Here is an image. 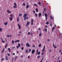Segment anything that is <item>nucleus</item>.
<instances>
[{"label": "nucleus", "instance_id": "1a4fd4ad", "mask_svg": "<svg viewBox=\"0 0 62 62\" xmlns=\"http://www.w3.org/2000/svg\"><path fill=\"white\" fill-rule=\"evenodd\" d=\"M7 12H8L9 13H11V11H10L9 12V10H7Z\"/></svg>", "mask_w": 62, "mask_h": 62}, {"label": "nucleus", "instance_id": "c03bdc74", "mask_svg": "<svg viewBox=\"0 0 62 62\" xmlns=\"http://www.w3.org/2000/svg\"><path fill=\"white\" fill-rule=\"evenodd\" d=\"M17 22L19 21V18L18 17L17 18Z\"/></svg>", "mask_w": 62, "mask_h": 62}, {"label": "nucleus", "instance_id": "2f4dec72", "mask_svg": "<svg viewBox=\"0 0 62 62\" xmlns=\"http://www.w3.org/2000/svg\"><path fill=\"white\" fill-rule=\"evenodd\" d=\"M18 46L19 47H20V46H21V45H20V43L18 44Z\"/></svg>", "mask_w": 62, "mask_h": 62}, {"label": "nucleus", "instance_id": "58836bf2", "mask_svg": "<svg viewBox=\"0 0 62 62\" xmlns=\"http://www.w3.org/2000/svg\"><path fill=\"white\" fill-rule=\"evenodd\" d=\"M45 30L46 33H47V29H46Z\"/></svg>", "mask_w": 62, "mask_h": 62}, {"label": "nucleus", "instance_id": "9b49d317", "mask_svg": "<svg viewBox=\"0 0 62 62\" xmlns=\"http://www.w3.org/2000/svg\"><path fill=\"white\" fill-rule=\"evenodd\" d=\"M20 41V40H16L15 41V42H19Z\"/></svg>", "mask_w": 62, "mask_h": 62}, {"label": "nucleus", "instance_id": "a19ab883", "mask_svg": "<svg viewBox=\"0 0 62 62\" xmlns=\"http://www.w3.org/2000/svg\"><path fill=\"white\" fill-rule=\"evenodd\" d=\"M46 24H49V22H47Z\"/></svg>", "mask_w": 62, "mask_h": 62}, {"label": "nucleus", "instance_id": "423d86ee", "mask_svg": "<svg viewBox=\"0 0 62 62\" xmlns=\"http://www.w3.org/2000/svg\"><path fill=\"white\" fill-rule=\"evenodd\" d=\"M35 50L33 49L31 51V54H32L34 53H35Z\"/></svg>", "mask_w": 62, "mask_h": 62}, {"label": "nucleus", "instance_id": "e433bc0d", "mask_svg": "<svg viewBox=\"0 0 62 62\" xmlns=\"http://www.w3.org/2000/svg\"><path fill=\"white\" fill-rule=\"evenodd\" d=\"M1 60H2V61H4V58H2V59H1Z\"/></svg>", "mask_w": 62, "mask_h": 62}, {"label": "nucleus", "instance_id": "bf43d9fd", "mask_svg": "<svg viewBox=\"0 0 62 62\" xmlns=\"http://www.w3.org/2000/svg\"><path fill=\"white\" fill-rule=\"evenodd\" d=\"M50 26H52V23H51L50 24Z\"/></svg>", "mask_w": 62, "mask_h": 62}, {"label": "nucleus", "instance_id": "13d9d810", "mask_svg": "<svg viewBox=\"0 0 62 62\" xmlns=\"http://www.w3.org/2000/svg\"><path fill=\"white\" fill-rule=\"evenodd\" d=\"M44 58H42V60H41V61H42V60H43V59Z\"/></svg>", "mask_w": 62, "mask_h": 62}, {"label": "nucleus", "instance_id": "7c9ffc66", "mask_svg": "<svg viewBox=\"0 0 62 62\" xmlns=\"http://www.w3.org/2000/svg\"><path fill=\"white\" fill-rule=\"evenodd\" d=\"M38 53V55H39V54H40V52H39Z\"/></svg>", "mask_w": 62, "mask_h": 62}, {"label": "nucleus", "instance_id": "bb28decb", "mask_svg": "<svg viewBox=\"0 0 62 62\" xmlns=\"http://www.w3.org/2000/svg\"><path fill=\"white\" fill-rule=\"evenodd\" d=\"M35 15L36 16V17H38V15L36 13H35Z\"/></svg>", "mask_w": 62, "mask_h": 62}, {"label": "nucleus", "instance_id": "39448f33", "mask_svg": "<svg viewBox=\"0 0 62 62\" xmlns=\"http://www.w3.org/2000/svg\"><path fill=\"white\" fill-rule=\"evenodd\" d=\"M30 23V22H28L26 24V26H28L29 25V24Z\"/></svg>", "mask_w": 62, "mask_h": 62}, {"label": "nucleus", "instance_id": "4be33fe9", "mask_svg": "<svg viewBox=\"0 0 62 62\" xmlns=\"http://www.w3.org/2000/svg\"><path fill=\"white\" fill-rule=\"evenodd\" d=\"M29 5H27L26 6V8H27H27H29Z\"/></svg>", "mask_w": 62, "mask_h": 62}, {"label": "nucleus", "instance_id": "f3484780", "mask_svg": "<svg viewBox=\"0 0 62 62\" xmlns=\"http://www.w3.org/2000/svg\"><path fill=\"white\" fill-rule=\"evenodd\" d=\"M25 52L27 54H28V50H26L25 51Z\"/></svg>", "mask_w": 62, "mask_h": 62}, {"label": "nucleus", "instance_id": "603ef678", "mask_svg": "<svg viewBox=\"0 0 62 62\" xmlns=\"http://www.w3.org/2000/svg\"><path fill=\"white\" fill-rule=\"evenodd\" d=\"M23 5H25V3H23Z\"/></svg>", "mask_w": 62, "mask_h": 62}, {"label": "nucleus", "instance_id": "c85d7f7f", "mask_svg": "<svg viewBox=\"0 0 62 62\" xmlns=\"http://www.w3.org/2000/svg\"><path fill=\"white\" fill-rule=\"evenodd\" d=\"M14 40H13L12 41V43H13V44H14Z\"/></svg>", "mask_w": 62, "mask_h": 62}, {"label": "nucleus", "instance_id": "dca6fc26", "mask_svg": "<svg viewBox=\"0 0 62 62\" xmlns=\"http://www.w3.org/2000/svg\"><path fill=\"white\" fill-rule=\"evenodd\" d=\"M9 19L11 21H12V20L13 19V18L11 17V18L10 17H9Z\"/></svg>", "mask_w": 62, "mask_h": 62}, {"label": "nucleus", "instance_id": "8fccbe9b", "mask_svg": "<svg viewBox=\"0 0 62 62\" xmlns=\"http://www.w3.org/2000/svg\"><path fill=\"white\" fill-rule=\"evenodd\" d=\"M38 4H39V5H40L41 4V3H40V2H39L38 3Z\"/></svg>", "mask_w": 62, "mask_h": 62}, {"label": "nucleus", "instance_id": "3c124183", "mask_svg": "<svg viewBox=\"0 0 62 62\" xmlns=\"http://www.w3.org/2000/svg\"><path fill=\"white\" fill-rule=\"evenodd\" d=\"M16 47L18 48V49H19V46H16Z\"/></svg>", "mask_w": 62, "mask_h": 62}, {"label": "nucleus", "instance_id": "a878e982", "mask_svg": "<svg viewBox=\"0 0 62 62\" xmlns=\"http://www.w3.org/2000/svg\"><path fill=\"white\" fill-rule=\"evenodd\" d=\"M2 29L1 28H0V32H2Z\"/></svg>", "mask_w": 62, "mask_h": 62}, {"label": "nucleus", "instance_id": "a211bd4d", "mask_svg": "<svg viewBox=\"0 0 62 62\" xmlns=\"http://www.w3.org/2000/svg\"><path fill=\"white\" fill-rule=\"evenodd\" d=\"M35 10H36V12H38V9L37 8H36L35 9Z\"/></svg>", "mask_w": 62, "mask_h": 62}, {"label": "nucleus", "instance_id": "7ed1b4c3", "mask_svg": "<svg viewBox=\"0 0 62 62\" xmlns=\"http://www.w3.org/2000/svg\"><path fill=\"white\" fill-rule=\"evenodd\" d=\"M14 6H13L14 8H17V5L16 4V3H14Z\"/></svg>", "mask_w": 62, "mask_h": 62}, {"label": "nucleus", "instance_id": "37998d69", "mask_svg": "<svg viewBox=\"0 0 62 62\" xmlns=\"http://www.w3.org/2000/svg\"><path fill=\"white\" fill-rule=\"evenodd\" d=\"M23 47H21V50H23Z\"/></svg>", "mask_w": 62, "mask_h": 62}, {"label": "nucleus", "instance_id": "774afa93", "mask_svg": "<svg viewBox=\"0 0 62 62\" xmlns=\"http://www.w3.org/2000/svg\"><path fill=\"white\" fill-rule=\"evenodd\" d=\"M13 58L12 59V61H13Z\"/></svg>", "mask_w": 62, "mask_h": 62}, {"label": "nucleus", "instance_id": "338daca9", "mask_svg": "<svg viewBox=\"0 0 62 62\" xmlns=\"http://www.w3.org/2000/svg\"><path fill=\"white\" fill-rule=\"evenodd\" d=\"M61 50H59V52L60 53V52H61Z\"/></svg>", "mask_w": 62, "mask_h": 62}, {"label": "nucleus", "instance_id": "4d7b16f0", "mask_svg": "<svg viewBox=\"0 0 62 62\" xmlns=\"http://www.w3.org/2000/svg\"><path fill=\"white\" fill-rule=\"evenodd\" d=\"M33 12L34 13H35V11L33 10Z\"/></svg>", "mask_w": 62, "mask_h": 62}, {"label": "nucleus", "instance_id": "aec40b11", "mask_svg": "<svg viewBox=\"0 0 62 62\" xmlns=\"http://www.w3.org/2000/svg\"><path fill=\"white\" fill-rule=\"evenodd\" d=\"M40 57H41V56H40L39 55L37 57V58H40Z\"/></svg>", "mask_w": 62, "mask_h": 62}, {"label": "nucleus", "instance_id": "2eb2a0df", "mask_svg": "<svg viewBox=\"0 0 62 62\" xmlns=\"http://www.w3.org/2000/svg\"><path fill=\"white\" fill-rule=\"evenodd\" d=\"M4 51H5V49L4 48L1 52V53H3L4 52Z\"/></svg>", "mask_w": 62, "mask_h": 62}, {"label": "nucleus", "instance_id": "20e7f679", "mask_svg": "<svg viewBox=\"0 0 62 62\" xmlns=\"http://www.w3.org/2000/svg\"><path fill=\"white\" fill-rule=\"evenodd\" d=\"M26 46L27 47H30V46L29 45V44L28 43H27L26 44Z\"/></svg>", "mask_w": 62, "mask_h": 62}, {"label": "nucleus", "instance_id": "680f3d73", "mask_svg": "<svg viewBox=\"0 0 62 62\" xmlns=\"http://www.w3.org/2000/svg\"><path fill=\"white\" fill-rule=\"evenodd\" d=\"M23 55H21V56H20V57H23Z\"/></svg>", "mask_w": 62, "mask_h": 62}, {"label": "nucleus", "instance_id": "49530a36", "mask_svg": "<svg viewBox=\"0 0 62 62\" xmlns=\"http://www.w3.org/2000/svg\"><path fill=\"white\" fill-rule=\"evenodd\" d=\"M60 57H58V58H57L58 60L60 58Z\"/></svg>", "mask_w": 62, "mask_h": 62}, {"label": "nucleus", "instance_id": "864d4df0", "mask_svg": "<svg viewBox=\"0 0 62 62\" xmlns=\"http://www.w3.org/2000/svg\"><path fill=\"white\" fill-rule=\"evenodd\" d=\"M28 58H30V55H29L28 56Z\"/></svg>", "mask_w": 62, "mask_h": 62}, {"label": "nucleus", "instance_id": "5fc2aeb1", "mask_svg": "<svg viewBox=\"0 0 62 62\" xmlns=\"http://www.w3.org/2000/svg\"><path fill=\"white\" fill-rule=\"evenodd\" d=\"M28 35H30V32H28Z\"/></svg>", "mask_w": 62, "mask_h": 62}, {"label": "nucleus", "instance_id": "f03ea898", "mask_svg": "<svg viewBox=\"0 0 62 62\" xmlns=\"http://www.w3.org/2000/svg\"><path fill=\"white\" fill-rule=\"evenodd\" d=\"M45 46H44L43 48L42 49V52L41 53V54L42 55H43L44 54V52H43V51H44V50H45Z\"/></svg>", "mask_w": 62, "mask_h": 62}, {"label": "nucleus", "instance_id": "473e14b6", "mask_svg": "<svg viewBox=\"0 0 62 62\" xmlns=\"http://www.w3.org/2000/svg\"><path fill=\"white\" fill-rule=\"evenodd\" d=\"M50 18H51V19H54V18L52 17V16H50Z\"/></svg>", "mask_w": 62, "mask_h": 62}, {"label": "nucleus", "instance_id": "de8ad7c7", "mask_svg": "<svg viewBox=\"0 0 62 62\" xmlns=\"http://www.w3.org/2000/svg\"><path fill=\"white\" fill-rule=\"evenodd\" d=\"M17 57H18V56H16V57H15V59H16V58H17Z\"/></svg>", "mask_w": 62, "mask_h": 62}, {"label": "nucleus", "instance_id": "ddd939ff", "mask_svg": "<svg viewBox=\"0 0 62 62\" xmlns=\"http://www.w3.org/2000/svg\"><path fill=\"white\" fill-rule=\"evenodd\" d=\"M53 45L54 46V47L55 48H56L57 47L56 46H55L54 45V43H53Z\"/></svg>", "mask_w": 62, "mask_h": 62}, {"label": "nucleus", "instance_id": "412c9836", "mask_svg": "<svg viewBox=\"0 0 62 62\" xmlns=\"http://www.w3.org/2000/svg\"><path fill=\"white\" fill-rule=\"evenodd\" d=\"M7 46H8V44H6V45L5 47V49H6V48H7Z\"/></svg>", "mask_w": 62, "mask_h": 62}, {"label": "nucleus", "instance_id": "69168bd1", "mask_svg": "<svg viewBox=\"0 0 62 62\" xmlns=\"http://www.w3.org/2000/svg\"><path fill=\"white\" fill-rule=\"evenodd\" d=\"M8 56H9V55H10V54H8Z\"/></svg>", "mask_w": 62, "mask_h": 62}, {"label": "nucleus", "instance_id": "f257e3e1", "mask_svg": "<svg viewBox=\"0 0 62 62\" xmlns=\"http://www.w3.org/2000/svg\"><path fill=\"white\" fill-rule=\"evenodd\" d=\"M27 16V14H25L23 15V17L24 18V21H25L27 19H29V18H28V16L26 17Z\"/></svg>", "mask_w": 62, "mask_h": 62}, {"label": "nucleus", "instance_id": "c756f323", "mask_svg": "<svg viewBox=\"0 0 62 62\" xmlns=\"http://www.w3.org/2000/svg\"><path fill=\"white\" fill-rule=\"evenodd\" d=\"M54 27H53L52 29V31H54Z\"/></svg>", "mask_w": 62, "mask_h": 62}, {"label": "nucleus", "instance_id": "393cba45", "mask_svg": "<svg viewBox=\"0 0 62 62\" xmlns=\"http://www.w3.org/2000/svg\"><path fill=\"white\" fill-rule=\"evenodd\" d=\"M41 46V44H40L39 45V47H40Z\"/></svg>", "mask_w": 62, "mask_h": 62}, {"label": "nucleus", "instance_id": "f8f14e48", "mask_svg": "<svg viewBox=\"0 0 62 62\" xmlns=\"http://www.w3.org/2000/svg\"><path fill=\"white\" fill-rule=\"evenodd\" d=\"M18 28L19 29H21V26H20V25H19V24H18Z\"/></svg>", "mask_w": 62, "mask_h": 62}, {"label": "nucleus", "instance_id": "f704fd0d", "mask_svg": "<svg viewBox=\"0 0 62 62\" xmlns=\"http://www.w3.org/2000/svg\"><path fill=\"white\" fill-rule=\"evenodd\" d=\"M39 51L38 50V49H37V53L38 54Z\"/></svg>", "mask_w": 62, "mask_h": 62}, {"label": "nucleus", "instance_id": "a18cd8bd", "mask_svg": "<svg viewBox=\"0 0 62 62\" xmlns=\"http://www.w3.org/2000/svg\"><path fill=\"white\" fill-rule=\"evenodd\" d=\"M7 37H8V38L9 37V35H7Z\"/></svg>", "mask_w": 62, "mask_h": 62}, {"label": "nucleus", "instance_id": "6e6d98bb", "mask_svg": "<svg viewBox=\"0 0 62 62\" xmlns=\"http://www.w3.org/2000/svg\"><path fill=\"white\" fill-rule=\"evenodd\" d=\"M15 53H14L13 54V55H15Z\"/></svg>", "mask_w": 62, "mask_h": 62}, {"label": "nucleus", "instance_id": "0e129e2a", "mask_svg": "<svg viewBox=\"0 0 62 62\" xmlns=\"http://www.w3.org/2000/svg\"><path fill=\"white\" fill-rule=\"evenodd\" d=\"M33 47H35V45H33Z\"/></svg>", "mask_w": 62, "mask_h": 62}, {"label": "nucleus", "instance_id": "ea45409f", "mask_svg": "<svg viewBox=\"0 0 62 62\" xmlns=\"http://www.w3.org/2000/svg\"><path fill=\"white\" fill-rule=\"evenodd\" d=\"M12 49H15V46H14L13 47H12Z\"/></svg>", "mask_w": 62, "mask_h": 62}, {"label": "nucleus", "instance_id": "b1692460", "mask_svg": "<svg viewBox=\"0 0 62 62\" xmlns=\"http://www.w3.org/2000/svg\"><path fill=\"white\" fill-rule=\"evenodd\" d=\"M29 52H31V49L30 48L29 49Z\"/></svg>", "mask_w": 62, "mask_h": 62}, {"label": "nucleus", "instance_id": "5701e85b", "mask_svg": "<svg viewBox=\"0 0 62 62\" xmlns=\"http://www.w3.org/2000/svg\"><path fill=\"white\" fill-rule=\"evenodd\" d=\"M6 60H8V56H6Z\"/></svg>", "mask_w": 62, "mask_h": 62}, {"label": "nucleus", "instance_id": "4468645a", "mask_svg": "<svg viewBox=\"0 0 62 62\" xmlns=\"http://www.w3.org/2000/svg\"><path fill=\"white\" fill-rule=\"evenodd\" d=\"M8 50H9V52L10 53V51H11V49H10V48H8Z\"/></svg>", "mask_w": 62, "mask_h": 62}, {"label": "nucleus", "instance_id": "6ab92c4d", "mask_svg": "<svg viewBox=\"0 0 62 62\" xmlns=\"http://www.w3.org/2000/svg\"><path fill=\"white\" fill-rule=\"evenodd\" d=\"M4 25H7L8 24V22H6L5 23H4Z\"/></svg>", "mask_w": 62, "mask_h": 62}, {"label": "nucleus", "instance_id": "72a5a7b5", "mask_svg": "<svg viewBox=\"0 0 62 62\" xmlns=\"http://www.w3.org/2000/svg\"><path fill=\"white\" fill-rule=\"evenodd\" d=\"M10 17H11V18H13V16H12V15H10Z\"/></svg>", "mask_w": 62, "mask_h": 62}, {"label": "nucleus", "instance_id": "09e8293b", "mask_svg": "<svg viewBox=\"0 0 62 62\" xmlns=\"http://www.w3.org/2000/svg\"><path fill=\"white\" fill-rule=\"evenodd\" d=\"M47 41H50V39H48L47 40Z\"/></svg>", "mask_w": 62, "mask_h": 62}, {"label": "nucleus", "instance_id": "6e6552de", "mask_svg": "<svg viewBox=\"0 0 62 62\" xmlns=\"http://www.w3.org/2000/svg\"><path fill=\"white\" fill-rule=\"evenodd\" d=\"M31 25H33V19H32L31 20Z\"/></svg>", "mask_w": 62, "mask_h": 62}, {"label": "nucleus", "instance_id": "cd10ccee", "mask_svg": "<svg viewBox=\"0 0 62 62\" xmlns=\"http://www.w3.org/2000/svg\"><path fill=\"white\" fill-rule=\"evenodd\" d=\"M34 6H37V7H38V5H37V4H34Z\"/></svg>", "mask_w": 62, "mask_h": 62}, {"label": "nucleus", "instance_id": "c9c22d12", "mask_svg": "<svg viewBox=\"0 0 62 62\" xmlns=\"http://www.w3.org/2000/svg\"><path fill=\"white\" fill-rule=\"evenodd\" d=\"M41 36V33H40L39 34V36Z\"/></svg>", "mask_w": 62, "mask_h": 62}, {"label": "nucleus", "instance_id": "052dcab7", "mask_svg": "<svg viewBox=\"0 0 62 62\" xmlns=\"http://www.w3.org/2000/svg\"><path fill=\"white\" fill-rule=\"evenodd\" d=\"M45 27H46V28H47V25H46Z\"/></svg>", "mask_w": 62, "mask_h": 62}, {"label": "nucleus", "instance_id": "0eeeda50", "mask_svg": "<svg viewBox=\"0 0 62 62\" xmlns=\"http://www.w3.org/2000/svg\"><path fill=\"white\" fill-rule=\"evenodd\" d=\"M45 16L46 17V21L47 20V14L45 13Z\"/></svg>", "mask_w": 62, "mask_h": 62}, {"label": "nucleus", "instance_id": "9d476101", "mask_svg": "<svg viewBox=\"0 0 62 62\" xmlns=\"http://www.w3.org/2000/svg\"><path fill=\"white\" fill-rule=\"evenodd\" d=\"M41 13H39V17H40V16H41Z\"/></svg>", "mask_w": 62, "mask_h": 62}, {"label": "nucleus", "instance_id": "e2e57ef3", "mask_svg": "<svg viewBox=\"0 0 62 62\" xmlns=\"http://www.w3.org/2000/svg\"><path fill=\"white\" fill-rule=\"evenodd\" d=\"M23 44H21V45H22V46H23Z\"/></svg>", "mask_w": 62, "mask_h": 62}, {"label": "nucleus", "instance_id": "79ce46f5", "mask_svg": "<svg viewBox=\"0 0 62 62\" xmlns=\"http://www.w3.org/2000/svg\"><path fill=\"white\" fill-rule=\"evenodd\" d=\"M2 42H3V43H5V41H3V40H2Z\"/></svg>", "mask_w": 62, "mask_h": 62}, {"label": "nucleus", "instance_id": "4c0bfd02", "mask_svg": "<svg viewBox=\"0 0 62 62\" xmlns=\"http://www.w3.org/2000/svg\"><path fill=\"white\" fill-rule=\"evenodd\" d=\"M22 15V14H19V16H21Z\"/></svg>", "mask_w": 62, "mask_h": 62}]
</instances>
